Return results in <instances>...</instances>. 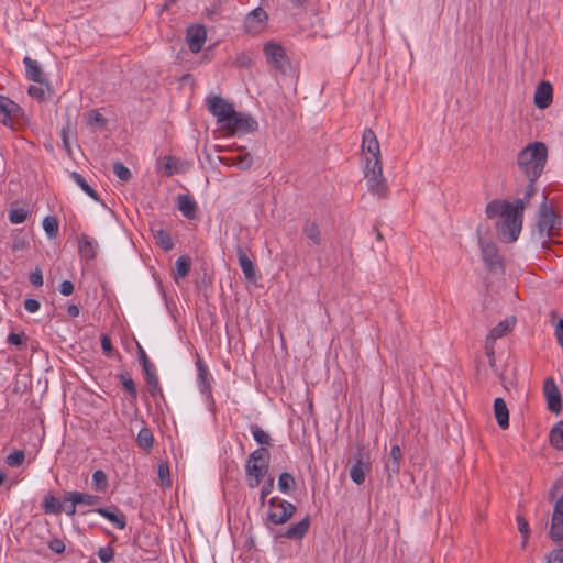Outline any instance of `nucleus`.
<instances>
[{
    "label": "nucleus",
    "mask_w": 563,
    "mask_h": 563,
    "mask_svg": "<svg viewBox=\"0 0 563 563\" xmlns=\"http://www.w3.org/2000/svg\"><path fill=\"white\" fill-rule=\"evenodd\" d=\"M548 159V147L543 142H533L518 153L517 164L525 177L537 181Z\"/></svg>",
    "instance_id": "obj_1"
},
{
    "label": "nucleus",
    "mask_w": 563,
    "mask_h": 563,
    "mask_svg": "<svg viewBox=\"0 0 563 563\" xmlns=\"http://www.w3.org/2000/svg\"><path fill=\"white\" fill-rule=\"evenodd\" d=\"M523 200L517 199V208L496 223L499 239L505 243L515 242L521 231L523 220Z\"/></svg>",
    "instance_id": "obj_2"
},
{
    "label": "nucleus",
    "mask_w": 563,
    "mask_h": 563,
    "mask_svg": "<svg viewBox=\"0 0 563 563\" xmlns=\"http://www.w3.org/2000/svg\"><path fill=\"white\" fill-rule=\"evenodd\" d=\"M364 176L367 181L368 190L378 196L385 198L387 196L388 186L385 177L383 176V164L382 159H374L366 157L364 167Z\"/></svg>",
    "instance_id": "obj_3"
},
{
    "label": "nucleus",
    "mask_w": 563,
    "mask_h": 563,
    "mask_svg": "<svg viewBox=\"0 0 563 563\" xmlns=\"http://www.w3.org/2000/svg\"><path fill=\"white\" fill-rule=\"evenodd\" d=\"M560 219L556 217L553 209L548 205L547 198L539 206L537 217V230L540 239H543L542 243H545L547 239L553 236L559 231Z\"/></svg>",
    "instance_id": "obj_4"
},
{
    "label": "nucleus",
    "mask_w": 563,
    "mask_h": 563,
    "mask_svg": "<svg viewBox=\"0 0 563 563\" xmlns=\"http://www.w3.org/2000/svg\"><path fill=\"white\" fill-rule=\"evenodd\" d=\"M257 128L258 123L252 115L234 110L233 114L230 117V121L227 122L220 131L225 135H240L254 132Z\"/></svg>",
    "instance_id": "obj_5"
},
{
    "label": "nucleus",
    "mask_w": 563,
    "mask_h": 563,
    "mask_svg": "<svg viewBox=\"0 0 563 563\" xmlns=\"http://www.w3.org/2000/svg\"><path fill=\"white\" fill-rule=\"evenodd\" d=\"M267 503L269 506L267 520L274 525H283L287 522L296 512L295 505L278 497H272Z\"/></svg>",
    "instance_id": "obj_6"
},
{
    "label": "nucleus",
    "mask_w": 563,
    "mask_h": 563,
    "mask_svg": "<svg viewBox=\"0 0 563 563\" xmlns=\"http://www.w3.org/2000/svg\"><path fill=\"white\" fill-rule=\"evenodd\" d=\"M207 107L209 112L217 118L219 130L230 121V117L234 112L233 106L220 96H211L207 98Z\"/></svg>",
    "instance_id": "obj_7"
},
{
    "label": "nucleus",
    "mask_w": 563,
    "mask_h": 563,
    "mask_svg": "<svg viewBox=\"0 0 563 563\" xmlns=\"http://www.w3.org/2000/svg\"><path fill=\"white\" fill-rule=\"evenodd\" d=\"M269 467V452L265 448H260L253 451L246 461L245 473L246 475H266Z\"/></svg>",
    "instance_id": "obj_8"
},
{
    "label": "nucleus",
    "mask_w": 563,
    "mask_h": 563,
    "mask_svg": "<svg viewBox=\"0 0 563 563\" xmlns=\"http://www.w3.org/2000/svg\"><path fill=\"white\" fill-rule=\"evenodd\" d=\"M264 54L267 58V63L276 70L285 74L289 68V59L280 44L273 42L266 43L264 46Z\"/></svg>",
    "instance_id": "obj_9"
},
{
    "label": "nucleus",
    "mask_w": 563,
    "mask_h": 563,
    "mask_svg": "<svg viewBox=\"0 0 563 563\" xmlns=\"http://www.w3.org/2000/svg\"><path fill=\"white\" fill-rule=\"evenodd\" d=\"M353 459L350 477L355 484L361 485L365 482L366 473L371 471L369 454L364 449H358Z\"/></svg>",
    "instance_id": "obj_10"
},
{
    "label": "nucleus",
    "mask_w": 563,
    "mask_h": 563,
    "mask_svg": "<svg viewBox=\"0 0 563 563\" xmlns=\"http://www.w3.org/2000/svg\"><path fill=\"white\" fill-rule=\"evenodd\" d=\"M478 242L482 251V258L485 262L486 267L490 272L503 273L504 264L500 255L498 254L497 246L494 243L483 241L481 236L478 238Z\"/></svg>",
    "instance_id": "obj_11"
},
{
    "label": "nucleus",
    "mask_w": 563,
    "mask_h": 563,
    "mask_svg": "<svg viewBox=\"0 0 563 563\" xmlns=\"http://www.w3.org/2000/svg\"><path fill=\"white\" fill-rule=\"evenodd\" d=\"M268 15L262 8L252 10L244 20V30L249 34H260L264 31Z\"/></svg>",
    "instance_id": "obj_12"
},
{
    "label": "nucleus",
    "mask_w": 563,
    "mask_h": 563,
    "mask_svg": "<svg viewBox=\"0 0 563 563\" xmlns=\"http://www.w3.org/2000/svg\"><path fill=\"white\" fill-rule=\"evenodd\" d=\"M23 114V109L8 97L0 96V122L11 125L13 120Z\"/></svg>",
    "instance_id": "obj_13"
},
{
    "label": "nucleus",
    "mask_w": 563,
    "mask_h": 563,
    "mask_svg": "<svg viewBox=\"0 0 563 563\" xmlns=\"http://www.w3.org/2000/svg\"><path fill=\"white\" fill-rule=\"evenodd\" d=\"M543 393L547 398L548 409L551 412L560 413L562 410V397L552 377H549L544 380Z\"/></svg>",
    "instance_id": "obj_14"
},
{
    "label": "nucleus",
    "mask_w": 563,
    "mask_h": 563,
    "mask_svg": "<svg viewBox=\"0 0 563 563\" xmlns=\"http://www.w3.org/2000/svg\"><path fill=\"white\" fill-rule=\"evenodd\" d=\"M517 208V199L514 202H509L507 200L494 199L489 201L485 208V214L488 219H494L496 217H505L509 216L511 210Z\"/></svg>",
    "instance_id": "obj_15"
},
{
    "label": "nucleus",
    "mask_w": 563,
    "mask_h": 563,
    "mask_svg": "<svg viewBox=\"0 0 563 563\" xmlns=\"http://www.w3.org/2000/svg\"><path fill=\"white\" fill-rule=\"evenodd\" d=\"M207 32L203 25L190 26L187 30V44L192 53L201 51L206 42Z\"/></svg>",
    "instance_id": "obj_16"
},
{
    "label": "nucleus",
    "mask_w": 563,
    "mask_h": 563,
    "mask_svg": "<svg viewBox=\"0 0 563 563\" xmlns=\"http://www.w3.org/2000/svg\"><path fill=\"white\" fill-rule=\"evenodd\" d=\"M362 151L372 155V162L374 159H382L379 142L375 132L369 128L363 132Z\"/></svg>",
    "instance_id": "obj_17"
},
{
    "label": "nucleus",
    "mask_w": 563,
    "mask_h": 563,
    "mask_svg": "<svg viewBox=\"0 0 563 563\" xmlns=\"http://www.w3.org/2000/svg\"><path fill=\"white\" fill-rule=\"evenodd\" d=\"M95 511L109 520L119 530L124 529L126 526V517L117 506L99 507Z\"/></svg>",
    "instance_id": "obj_18"
},
{
    "label": "nucleus",
    "mask_w": 563,
    "mask_h": 563,
    "mask_svg": "<svg viewBox=\"0 0 563 563\" xmlns=\"http://www.w3.org/2000/svg\"><path fill=\"white\" fill-rule=\"evenodd\" d=\"M553 99L552 85L548 81H541L536 89L533 101L538 109L548 108Z\"/></svg>",
    "instance_id": "obj_19"
},
{
    "label": "nucleus",
    "mask_w": 563,
    "mask_h": 563,
    "mask_svg": "<svg viewBox=\"0 0 563 563\" xmlns=\"http://www.w3.org/2000/svg\"><path fill=\"white\" fill-rule=\"evenodd\" d=\"M197 366V380L199 390L201 394L207 395V397L212 399L211 396V380L212 376L209 374L207 365L202 362L201 358L198 357L196 362Z\"/></svg>",
    "instance_id": "obj_20"
},
{
    "label": "nucleus",
    "mask_w": 563,
    "mask_h": 563,
    "mask_svg": "<svg viewBox=\"0 0 563 563\" xmlns=\"http://www.w3.org/2000/svg\"><path fill=\"white\" fill-rule=\"evenodd\" d=\"M402 461V452L398 444L391 446L389 455L385 462V472L387 479L390 481L394 475L400 471V462Z\"/></svg>",
    "instance_id": "obj_21"
},
{
    "label": "nucleus",
    "mask_w": 563,
    "mask_h": 563,
    "mask_svg": "<svg viewBox=\"0 0 563 563\" xmlns=\"http://www.w3.org/2000/svg\"><path fill=\"white\" fill-rule=\"evenodd\" d=\"M78 243L81 257L86 261H92L96 258L99 245L95 239L90 238L86 233H81L78 238Z\"/></svg>",
    "instance_id": "obj_22"
},
{
    "label": "nucleus",
    "mask_w": 563,
    "mask_h": 563,
    "mask_svg": "<svg viewBox=\"0 0 563 563\" xmlns=\"http://www.w3.org/2000/svg\"><path fill=\"white\" fill-rule=\"evenodd\" d=\"M23 64L25 66V74L29 80L37 82V84H46V77L43 73L38 63L32 59L29 56H25L23 59Z\"/></svg>",
    "instance_id": "obj_23"
},
{
    "label": "nucleus",
    "mask_w": 563,
    "mask_h": 563,
    "mask_svg": "<svg viewBox=\"0 0 563 563\" xmlns=\"http://www.w3.org/2000/svg\"><path fill=\"white\" fill-rule=\"evenodd\" d=\"M236 255L239 265L244 274V277L249 282H255L256 280V269L255 265L253 264L252 260L247 256L245 251L239 245L236 247Z\"/></svg>",
    "instance_id": "obj_24"
},
{
    "label": "nucleus",
    "mask_w": 563,
    "mask_h": 563,
    "mask_svg": "<svg viewBox=\"0 0 563 563\" xmlns=\"http://www.w3.org/2000/svg\"><path fill=\"white\" fill-rule=\"evenodd\" d=\"M310 527V518L306 516L299 522L291 525L280 536L289 540H301L308 532Z\"/></svg>",
    "instance_id": "obj_25"
},
{
    "label": "nucleus",
    "mask_w": 563,
    "mask_h": 563,
    "mask_svg": "<svg viewBox=\"0 0 563 563\" xmlns=\"http://www.w3.org/2000/svg\"><path fill=\"white\" fill-rule=\"evenodd\" d=\"M177 207L185 218L191 220L197 217L198 206L196 200L190 195H178Z\"/></svg>",
    "instance_id": "obj_26"
},
{
    "label": "nucleus",
    "mask_w": 563,
    "mask_h": 563,
    "mask_svg": "<svg viewBox=\"0 0 563 563\" xmlns=\"http://www.w3.org/2000/svg\"><path fill=\"white\" fill-rule=\"evenodd\" d=\"M65 501L77 503V505L95 506L100 501V497L77 490L66 492Z\"/></svg>",
    "instance_id": "obj_27"
},
{
    "label": "nucleus",
    "mask_w": 563,
    "mask_h": 563,
    "mask_svg": "<svg viewBox=\"0 0 563 563\" xmlns=\"http://www.w3.org/2000/svg\"><path fill=\"white\" fill-rule=\"evenodd\" d=\"M494 415L498 426L501 429H508L509 427V411L505 400L500 397L494 401Z\"/></svg>",
    "instance_id": "obj_28"
},
{
    "label": "nucleus",
    "mask_w": 563,
    "mask_h": 563,
    "mask_svg": "<svg viewBox=\"0 0 563 563\" xmlns=\"http://www.w3.org/2000/svg\"><path fill=\"white\" fill-rule=\"evenodd\" d=\"M302 232L314 245L321 244L322 238L317 222L307 220L302 228Z\"/></svg>",
    "instance_id": "obj_29"
},
{
    "label": "nucleus",
    "mask_w": 563,
    "mask_h": 563,
    "mask_svg": "<svg viewBox=\"0 0 563 563\" xmlns=\"http://www.w3.org/2000/svg\"><path fill=\"white\" fill-rule=\"evenodd\" d=\"M175 266L174 279L177 282L179 278H185L189 274L191 258L188 255H181L177 258Z\"/></svg>",
    "instance_id": "obj_30"
},
{
    "label": "nucleus",
    "mask_w": 563,
    "mask_h": 563,
    "mask_svg": "<svg viewBox=\"0 0 563 563\" xmlns=\"http://www.w3.org/2000/svg\"><path fill=\"white\" fill-rule=\"evenodd\" d=\"M70 178L85 191L90 198H92L95 201L100 202V196L98 192L89 186V184L86 181V179L82 177L81 174L77 172L70 173Z\"/></svg>",
    "instance_id": "obj_31"
},
{
    "label": "nucleus",
    "mask_w": 563,
    "mask_h": 563,
    "mask_svg": "<svg viewBox=\"0 0 563 563\" xmlns=\"http://www.w3.org/2000/svg\"><path fill=\"white\" fill-rule=\"evenodd\" d=\"M136 443L139 448L150 451L153 448L154 437L152 430L147 427H143L136 437Z\"/></svg>",
    "instance_id": "obj_32"
},
{
    "label": "nucleus",
    "mask_w": 563,
    "mask_h": 563,
    "mask_svg": "<svg viewBox=\"0 0 563 563\" xmlns=\"http://www.w3.org/2000/svg\"><path fill=\"white\" fill-rule=\"evenodd\" d=\"M277 485L278 489L284 494H289L296 489L295 477L288 472H284L279 475Z\"/></svg>",
    "instance_id": "obj_33"
},
{
    "label": "nucleus",
    "mask_w": 563,
    "mask_h": 563,
    "mask_svg": "<svg viewBox=\"0 0 563 563\" xmlns=\"http://www.w3.org/2000/svg\"><path fill=\"white\" fill-rule=\"evenodd\" d=\"M550 443L558 450H563V420L559 421L550 431Z\"/></svg>",
    "instance_id": "obj_34"
},
{
    "label": "nucleus",
    "mask_w": 563,
    "mask_h": 563,
    "mask_svg": "<svg viewBox=\"0 0 563 563\" xmlns=\"http://www.w3.org/2000/svg\"><path fill=\"white\" fill-rule=\"evenodd\" d=\"M42 508L45 514L59 515L63 511V503L49 495L45 497Z\"/></svg>",
    "instance_id": "obj_35"
},
{
    "label": "nucleus",
    "mask_w": 563,
    "mask_h": 563,
    "mask_svg": "<svg viewBox=\"0 0 563 563\" xmlns=\"http://www.w3.org/2000/svg\"><path fill=\"white\" fill-rule=\"evenodd\" d=\"M509 329H510V327H509V322L507 320L500 321L497 325H495L490 330L489 334L486 338L485 343H487V344L494 343L496 339L504 336L508 332Z\"/></svg>",
    "instance_id": "obj_36"
},
{
    "label": "nucleus",
    "mask_w": 563,
    "mask_h": 563,
    "mask_svg": "<svg viewBox=\"0 0 563 563\" xmlns=\"http://www.w3.org/2000/svg\"><path fill=\"white\" fill-rule=\"evenodd\" d=\"M157 244L164 250L169 251L174 247L172 236L168 231L158 229L154 232Z\"/></svg>",
    "instance_id": "obj_37"
},
{
    "label": "nucleus",
    "mask_w": 563,
    "mask_h": 563,
    "mask_svg": "<svg viewBox=\"0 0 563 563\" xmlns=\"http://www.w3.org/2000/svg\"><path fill=\"white\" fill-rule=\"evenodd\" d=\"M108 476L102 470H97L92 474V487L96 492H106L108 488Z\"/></svg>",
    "instance_id": "obj_38"
},
{
    "label": "nucleus",
    "mask_w": 563,
    "mask_h": 563,
    "mask_svg": "<svg viewBox=\"0 0 563 563\" xmlns=\"http://www.w3.org/2000/svg\"><path fill=\"white\" fill-rule=\"evenodd\" d=\"M118 378L121 380L124 390L130 395L133 400L137 398V390L134 380L128 373H121L118 375Z\"/></svg>",
    "instance_id": "obj_39"
},
{
    "label": "nucleus",
    "mask_w": 563,
    "mask_h": 563,
    "mask_svg": "<svg viewBox=\"0 0 563 563\" xmlns=\"http://www.w3.org/2000/svg\"><path fill=\"white\" fill-rule=\"evenodd\" d=\"M234 162L240 170H249L253 165V157L249 152H240L234 155Z\"/></svg>",
    "instance_id": "obj_40"
},
{
    "label": "nucleus",
    "mask_w": 563,
    "mask_h": 563,
    "mask_svg": "<svg viewBox=\"0 0 563 563\" xmlns=\"http://www.w3.org/2000/svg\"><path fill=\"white\" fill-rule=\"evenodd\" d=\"M254 440L261 445H271V437L257 424H251L250 427Z\"/></svg>",
    "instance_id": "obj_41"
},
{
    "label": "nucleus",
    "mask_w": 563,
    "mask_h": 563,
    "mask_svg": "<svg viewBox=\"0 0 563 563\" xmlns=\"http://www.w3.org/2000/svg\"><path fill=\"white\" fill-rule=\"evenodd\" d=\"M562 516H563V495L558 499L554 506L553 511V528L555 532L559 534L562 525Z\"/></svg>",
    "instance_id": "obj_42"
},
{
    "label": "nucleus",
    "mask_w": 563,
    "mask_h": 563,
    "mask_svg": "<svg viewBox=\"0 0 563 563\" xmlns=\"http://www.w3.org/2000/svg\"><path fill=\"white\" fill-rule=\"evenodd\" d=\"M58 221L55 217L47 216L43 220V229L49 238H55L58 234Z\"/></svg>",
    "instance_id": "obj_43"
},
{
    "label": "nucleus",
    "mask_w": 563,
    "mask_h": 563,
    "mask_svg": "<svg viewBox=\"0 0 563 563\" xmlns=\"http://www.w3.org/2000/svg\"><path fill=\"white\" fill-rule=\"evenodd\" d=\"M29 212L23 208H11L9 210V221L12 224L23 223L27 219Z\"/></svg>",
    "instance_id": "obj_44"
},
{
    "label": "nucleus",
    "mask_w": 563,
    "mask_h": 563,
    "mask_svg": "<svg viewBox=\"0 0 563 563\" xmlns=\"http://www.w3.org/2000/svg\"><path fill=\"white\" fill-rule=\"evenodd\" d=\"M25 460V453L23 450H14L5 457V463L10 467H19Z\"/></svg>",
    "instance_id": "obj_45"
},
{
    "label": "nucleus",
    "mask_w": 563,
    "mask_h": 563,
    "mask_svg": "<svg viewBox=\"0 0 563 563\" xmlns=\"http://www.w3.org/2000/svg\"><path fill=\"white\" fill-rule=\"evenodd\" d=\"M86 121L89 125H97L100 128H103L107 124V119L97 110L87 112Z\"/></svg>",
    "instance_id": "obj_46"
},
{
    "label": "nucleus",
    "mask_w": 563,
    "mask_h": 563,
    "mask_svg": "<svg viewBox=\"0 0 563 563\" xmlns=\"http://www.w3.org/2000/svg\"><path fill=\"white\" fill-rule=\"evenodd\" d=\"M113 174L122 181H128L132 176L130 169L121 162L113 164Z\"/></svg>",
    "instance_id": "obj_47"
},
{
    "label": "nucleus",
    "mask_w": 563,
    "mask_h": 563,
    "mask_svg": "<svg viewBox=\"0 0 563 563\" xmlns=\"http://www.w3.org/2000/svg\"><path fill=\"white\" fill-rule=\"evenodd\" d=\"M146 380V384H147V387H148V391L151 394L152 397H155L156 395H163V391H162V388H161V385H159V379H158V376L157 375H154V376H151L148 378H145Z\"/></svg>",
    "instance_id": "obj_48"
},
{
    "label": "nucleus",
    "mask_w": 563,
    "mask_h": 563,
    "mask_svg": "<svg viewBox=\"0 0 563 563\" xmlns=\"http://www.w3.org/2000/svg\"><path fill=\"white\" fill-rule=\"evenodd\" d=\"M97 554L102 563H110L114 559L115 551L112 547L107 545V547L100 548L98 550Z\"/></svg>",
    "instance_id": "obj_49"
},
{
    "label": "nucleus",
    "mask_w": 563,
    "mask_h": 563,
    "mask_svg": "<svg viewBox=\"0 0 563 563\" xmlns=\"http://www.w3.org/2000/svg\"><path fill=\"white\" fill-rule=\"evenodd\" d=\"M536 191H537L536 181L528 180V184L526 185V188L523 191V197L520 198L521 200H523L525 208L529 203L530 199L536 195Z\"/></svg>",
    "instance_id": "obj_50"
},
{
    "label": "nucleus",
    "mask_w": 563,
    "mask_h": 563,
    "mask_svg": "<svg viewBox=\"0 0 563 563\" xmlns=\"http://www.w3.org/2000/svg\"><path fill=\"white\" fill-rule=\"evenodd\" d=\"M29 280L30 283L34 286V287H41L43 286V273H42V269L40 267H36L31 274H30V277H29Z\"/></svg>",
    "instance_id": "obj_51"
},
{
    "label": "nucleus",
    "mask_w": 563,
    "mask_h": 563,
    "mask_svg": "<svg viewBox=\"0 0 563 563\" xmlns=\"http://www.w3.org/2000/svg\"><path fill=\"white\" fill-rule=\"evenodd\" d=\"M101 347L103 351V354L108 357H110L113 353V346L111 343V339L107 334H102L100 338Z\"/></svg>",
    "instance_id": "obj_52"
},
{
    "label": "nucleus",
    "mask_w": 563,
    "mask_h": 563,
    "mask_svg": "<svg viewBox=\"0 0 563 563\" xmlns=\"http://www.w3.org/2000/svg\"><path fill=\"white\" fill-rule=\"evenodd\" d=\"M48 548L57 554H62L65 551V543L62 539L54 538L48 542Z\"/></svg>",
    "instance_id": "obj_53"
},
{
    "label": "nucleus",
    "mask_w": 563,
    "mask_h": 563,
    "mask_svg": "<svg viewBox=\"0 0 563 563\" xmlns=\"http://www.w3.org/2000/svg\"><path fill=\"white\" fill-rule=\"evenodd\" d=\"M517 523H518L519 532L522 534L523 539L527 540V538L529 536V523H528V521L523 517L518 516L517 517ZM525 543H526V541H523V544Z\"/></svg>",
    "instance_id": "obj_54"
},
{
    "label": "nucleus",
    "mask_w": 563,
    "mask_h": 563,
    "mask_svg": "<svg viewBox=\"0 0 563 563\" xmlns=\"http://www.w3.org/2000/svg\"><path fill=\"white\" fill-rule=\"evenodd\" d=\"M177 172L176 159L173 157H167L164 165V173L166 176H172Z\"/></svg>",
    "instance_id": "obj_55"
},
{
    "label": "nucleus",
    "mask_w": 563,
    "mask_h": 563,
    "mask_svg": "<svg viewBox=\"0 0 563 563\" xmlns=\"http://www.w3.org/2000/svg\"><path fill=\"white\" fill-rule=\"evenodd\" d=\"M24 309L31 313L40 310L41 303L37 299L29 298L24 300Z\"/></svg>",
    "instance_id": "obj_56"
},
{
    "label": "nucleus",
    "mask_w": 563,
    "mask_h": 563,
    "mask_svg": "<svg viewBox=\"0 0 563 563\" xmlns=\"http://www.w3.org/2000/svg\"><path fill=\"white\" fill-rule=\"evenodd\" d=\"M7 342L9 344L22 346V345H24V334H18V333L11 332V333H9V335L7 338Z\"/></svg>",
    "instance_id": "obj_57"
},
{
    "label": "nucleus",
    "mask_w": 563,
    "mask_h": 563,
    "mask_svg": "<svg viewBox=\"0 0 563 563\" xmlns=\"http://www.w3.org/2000/svg\"><path fill=\"white\" fill-rule=\"evenodd\" d=\"M547 558L548 563H563V549L553 550Z\"/></svg>",
    "instance_id": "obj_58"
},
{
    "label": "nucleus",
    "mask_w": 563,
    "mask_h": 563,
    "mask_svg": "<svg viewBox=\"0 0 563 563\" xmlns=\"http://www.w3.org/2000/svg\"><path fill=\"white\" fill-rule=\"evenodd\" d=\"M74 289V284L70 280H64L60 283L58 290L63 296H70Z\"/></svg>",
    "instance_id": "obj_59"
},
{
    "label": "nucleus",
    "mask_w": 563,
    "mask_h": 563,
    "mask_svg": "<svg viewBox=\"0 0 563 563\" xmlns=\"http://www.w3.org/2000/svg\"><path fill=\"white\" fill-rule=\"evenodd\" d=\"M27 93L32 98H35L37 100H44V97H45V92H44L43 88L37 87V86H30L27 89Z\"/></svg>",
    "instance_id": "obj_60"
},
{
    "label": "nucleus",
    "mask_w": 563,
    "mask_h": 563,
    "mask_svg": "<svg viewBox=\"0 0 563 563\" xmlns=\"http://www.w3.org/2000/svg\"><path fill=\"white\" fill-rule=\"evenodd\" d=\"M265 475L256 474V475H246L247 486L250 488L257 487L262 481L264 479Z\"/></svg>",
    "instance_id": "obj_61"
},
{
    "label": "nucleus",
    "mask_w": 563,
    "mask_h": 563,
    "mask_svg": "<svg viewBox=\"0 0 563 563\" xmlns=\"http://www.w3.org/2000/svg\"><path fill=\"white\" fill-rule=\"evenodd\" d=\"M145 378L157 375L155 365L148 361L146 363L141 364Z\"/></svg>",
    "instance_id": "obj_62"
},
{
    "label": "nucleus",
    "mask_w": 563,
    "mask_h": 563,
    "mask_svg": "<svg viewBox=\"0 0 563 563\" xmlns=\"http://www.w3.org/2000/svg\"><path fill=\"white\" fill-rule=\"evenodd\" d=\"M274 485H275V479L273 476H269L263 484L262 488H261V493H263V495H271L273 489H274Z\"/></svg>",
    "instance_id": "obj_63"
},
{
    "label": "nucleus",
    "mask_w": 563,
    "mask_h": 563,
    "mask_svg": "<svg viewBox=\"0 0 563 563\" xmlns=\"http://www.w3.org/2000/svg\"><path fill=\"white\" fill-rule=\"evenodd\" d=\"M555 336L559 345L563 347V319H561L555 327Z\"/></svg>",
    "instance_id": "obj_64"
}]
</instances>
